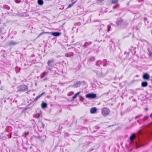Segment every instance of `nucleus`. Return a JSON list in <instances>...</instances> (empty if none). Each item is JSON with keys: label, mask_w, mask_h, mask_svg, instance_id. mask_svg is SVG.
Returning a JSON list of instances; mask_svg holds the SVG:
<instances>
[{"label": "nucleus", "mask_w": 152, "mask_h": 152, "mask_svg": "<svg viewBox=\"0 0 152 152\" xmlns=\"http://www.w3.org/2000/svg\"><path fill=\"white\" fill-rule=\"evenodd\" d=\"M92 44V42L91 41L86 42L83 45V47L85 48H87L89 45Z\"/></svg>", "instance_id": "nucleus-9"}, {"label": "nucleus", "mask_w": 152, "mask_h": 152, "mask_svg": "<svg viewBox=\"0 0 152 152\" xmlns=\"http://www.w3.org/2000/svg\"><path fill=\"white\" fill-rule=\"evenodd\" d=\"M74 94V93L73 92L71 91L69 93V94H68V95L69 96H70V95H72Z\"/></svg>", "instance_id": "nucleus-35"}, {"label": "nucleus", "mask_w": 152, "mask_h": 152, "mask_svg": "<svg viewBox=\"0 0 152 152\" xmlns=\"http://www.w3.org/2000/svg\"><path fill=\"white\" fill-rule=\"evenodd\" d=\"M105 65H104V66H105Z\"/></svg>", "instance_id": "nucleus-47"}, {"label": "nucleus", "mask_w": 152, "mask_h": 152, "mask_svg": "<svg viewBox=\"0 0 152 152\" xmlns=\"http://www.w3.org/2000/svg\"><path fill=\"white\" fill-rule=\"evenodd\" d=\"M148 85V83L146 81H143L142 83L141 86L142 87H146Z\"/></svg>", "instance_id": "nucleus-17"}, {"label": "nucleus", "mask_w": 152, "mask_h": 152, "mask_svg": "<svg viewBox=\"0 0 152 152\" xmlns=\"http://www.w3.org/2000/svg\"><path fill=\"white\" fill-rule=\"evenodd\" d=\"M55 60L53 59H51L48 60L47 62L48 65L46 66L47 70L52 71V68L54 67Z\"/></svg>", "instance_id": "nucleus-3"}, {"label": "nucleus", "mask_w": 152, "mask_h": 152, "mask_svg": "<svg viewBox=\"0 0 152 152\" xmlns=\"http://www.w3.org/2000/svg\"><path fill=\"white\" fill-rule=\"evenodd\" d=\"M45 92H43L42 94L37 96L34 99V101H37L40 98L42 95L45 94Z\"/></svg>", "instance_id": "nucleus-20"}, {"label": "nucleus", "mask_w": 152, "mask_h": 152, "mask_svg": "<svg viewBox=\"0 0 152 152\" xmlns=\"http://www.w3.org/2000/svg\"><path fill=\"white\" fill-rule=\"evenodd\" d=\"M74 0H71V1L72 2Z\"/></svg>", "instance_id": "nucleus-45"}, {"label": "nucleus", "mask_w": 152, "mask_h": 152, "mask_svg": "<svg viewBox=\"0 0 152 152\" xmlns=\"http://www.w3.org/2000/svg\"><path fill=\"white\" fill-rule=\"evenodd\" d=\"M76 1H75L74 2H73L72 3L69 4L67 8H69L71 7L72 6V5L76 2Z\"/></svg>", "instance_id": "nucleus-26"}, {"label": "nucleus", "mask_w": 152, "mask_h": 152, "mask_svg": "<svg viewBox=\"0 0 152 152\" xmlns=\"http://www.w3.org/2000/svg\"><path fill=\"white\" fill-rule=\"evenodd\" d=\"M80 100L81 101H83L84 100V98L82 96H80Z\"/></svg>", "instance_id": "nucleus-32"}, {"label": "nucleus", "mask_w": 152, "mask_h": 152, "mask_svg": "<svg viewBox=\"0 0 152 152\" xmlns=\"http://www.w3.org/2000/svg\"><path fill=\"white\" fill-rule=\"evenodd\" d=\"M108 94V93H106V94L107 95V94Z\"/></svg>", "instance_id": "nucleus-46"}, {"label": "nucleus", "mask_w": 152, "mask_h": 152, "mask_svg": "<svg viewBox=\"0 0 152 152\" xmlns=\"http://www.w3.org/2000/svg\"><path fill=\"white\" fill-rule=\"evenodd\" d=\"M43 3V0H38L37 1V3L39 5H42Z\"/></svg>", "instance_id": "nucleus-24"}, {"label": "nucleus", "mask_w": 152, "mask_h": 152, "mask_svg": "<svg viewBox=\"0 0 152 152\" xmlns=\"http://www.w3.org/2000/svg\"><path fill=\"white\" fill-rule=\"evenodd\" d=\"M48 33V32H42L40 34H39L38 36V37H39L40 36L42 35L43 34H47Z\"/></svg>", "instance_id": "nucleus-29"}, {"label": "nucleus", "mask_w": 152, "mask_h": 152, "mask_svg": "<svg viewBox=\"0 0 152 152\" xmlns=\"http://www.w3.org/2000/svg\"><path fill=\"white\" fill-rule=\"evenodd\" d=\"M102 64V61L101 60L97 61L96 63V66H99Z\"/></svg>", "instance_id": "nucleus-21"}, {"label": "nucleus", "mask_w": 152, "mask_h": 152, "mask_svg": "<svg viewBox=\"0 0 152 152\" xmlns=\"http://www.w3.org/2000/svg\"><path fill=\"white\" fill-rule=\"evenodd\" d=\"M51 35L55 36L57 37L58 36L61 34V33L60 32H52Z\"/></svg>", "instance_id": "nucleus-13"}, {"label": "nucleus", "mask_w": 152, "mask_h": 152, "mask_svg": "<svg viewBox=\"0 0 152 152\" xmlns=\"http://www.w3.org/2000/svg\"><path fill=\"white\" fill-rule=\"evenodd\" d=\"M44 126H45L44 124L42 123H41L39 124L38 126V127H39H39L40 128H42L43 129L44 127Z\"/></svg>", "instance_id": "nucleus-22"}, {"label": "nucleus", "mask_w": 152, "mask_h": 152, "mask_svg": "<svg viewBox=\"0 0 152 152\" xmlns=\"http://www.w3.org/2000/svg\"><path fill=\"white\" fill-rule=\"evenodd\" d=\"M147 20V18H145L144 19V20L145 21Z\"/></svg>", "instance_id": "nucleus-37"}, {"label": "nucleus", "mask_w": 152, "mask_h": 152, "mask_svg": "<svg viewBox=\"0 0 152 152\" xmlns=\"http://www.w3.org/2000/svg\"><path fill=\"white\" fill-rule=\"evenodd\" d=\"M137 122L138 123H139V120H137Z\"/></svg>", "instance_id": "nucleus-44"}, {"label": "nucleus", "mask_w": 152, "mask_h": 152, "mask_svg": "<svg viewBox=\"0 0 152 152\" xmlns=\"http://www.w3.org/2000/svg\"><path fill=\"white\" fill-rule=\"evenodd\" d=\"M12 133H10V138H11V134H12Z\"/></svg>", "instance_id": "nucleus-38"}, {"label": "nucleus", "mask_w": 152, "mask_h": 152, "mask_svg": "<svg viewBox=\"0 0 152 152\" xmlns=\"http://www.w3.org/2000/svg\"><path fill=\"white\" fill-rule=\"evenodd\" d=\"M110 113L109 109L106 107L103 108L102 110V113L104 116H106L108 115Z\"/></svg>", "instance_id": "nucleus-4"}, {"label": "nucleus", "mask_w": 152, "mask_h": 152, "mask_svg": "<svg viewBox=\"0 0 152 152\" xmlns=\"http://www.w3.org/2000/svg\"><path fill=\"white\" fill-rule=\"evenodd\" d=\"M149 118V116L147 115L145 116L142 119V121L143 122H145Z\"/></svg>", "instance_id": "nucleus-19"}, {"label": "nucleus", "mask_w": 152, "mask_h": 152, "mask_svg": "<svg viewBox=\"0 0 152 152\" xmlns=\"http://www.w3.org/2000/svg\"><path fill=\"white\" fill-rule=\"evenodd\" d=\"M149 55H150V56H152V55H151V53H150Z\"/></svg>", "instance_id": "nucleus-41"}, {"label": "nucleus", "mask_w": 152, "mask_h": 152, "mask_svg": "<svg viewBox=\"0 0 152 152\" xmlns=\"http://www.w3.org/2000/svg\"><path fill=\"white\" fill-rule=\"evenodd\" d=\"M81 83L80 81H77L74 83L73 85L71 86L72 87H74L75 88H77L79 87Z\"/></svg>", "instance_id": "nucleus-10"}, {"label": "nucleus", "mask_w": 152, "mask_h": 152, "mask_svg": "<svg viewBox=\"0 0 152 152\" xmlns=\"http://www.w3.org/2000/svg\"><path fill=\"white\" fill-rule=\"evenodd\" d=\"M96 96V95L94 93H89L86 95V97L90 99L95 98Z\"/></svg>", "instance_id": "nucleus-6"}, {"label": "nucleus", "mask_w": 152, "mask_h": 152, "mask_svg": "<svg viewBox=\"0 0 152 152\" xmlns=\"http://www.w3.org/2000/svg\"><path fill=\"white\" fill-rule=\"evenodd\" d=\"M150 117L151 118H152V113H151V115H150Z\"/></svg>", "instance_id": "nucleus-39"}, {"label": "nucleus", "mask_w": 152, "mask_h": 152, "mask_svg": "<svg viewBox=\"0 0 152 152\" xmlns=\"http://www.w3.org/2000/svg\"><path fill=\"white\" fill-rule=\"evenodd\" d=\"M116 24L118 26L124 28L127 25L128 23L126 21L120 18L117 21Z\"/></svg>", "instance_id": "nucleus-2"}, {"label": "nucleus", "mask_w": 152, "mask_h": 152, "mask_svg": "<svg viewBox=\"0 0 152 152\" xmlns=\"http://www.w3.org/2000/svg\"><path fill=\"white\" fill-rule=\"evenodd\" d=\"M145 110H148V108H145Z\"/></svg>", "instance_id": "nucleus-42"}, {"label": "nucleus", "mask_w": 152, "mask_h": 152, "mask_svg": "<svg viewBox=\"0 0 152 152\" xmlns=\"http://www.w3.org/2000/svg\"><path fill=\"white\" fill-rule=\"evenodd\" d=\"M47 106V104L46 103H45L44 102H42L41 104V107L42 108H43V109H44V108H46Z\"/></svg>", "instance_id": "nucleus-18"}, {"label": "nucleus", "mask_w": 152, "mask_h": 152, "mask_svg": "<svg viewBox=\"0 0 152 152\" xmlns=\"http://www.w3.org/2000/svg\"><path fill=\"white\" fill-rule=\"evenodd\" d=\"M151 127H152V122L149 124L148 125L145 126V127L146 129H148Z\"/></svg>", "instance_id": "nucleus-25"}, {"label": "nucleus", "mask_w": 152, "mask_h": 152, "mask_svg": "<svg viewBox=\"0 0 152 152\" xmlns=\"http://www.w3.org/2000/svg\"><path fill=\"white\" fill-rule=\"evenodd\" d=\"M152 133V132H149V134H151Z\"/></svg>", "instance_id": "nucleus-40"}, {"label": "nucleus", "mask_w": 152, "mask_h": 152, "mask_svg": "<svg viewBox=\"0 0 152 152\" xmlns=\"http://www.w3.org/2000/svg\"><path fill=\"white\" fill-rule=\"evenodd\" d=\"M141 115H142V114H140V115H137L135 117V119H137V118L140 117V116H141Z\"/></svg>", "instance_id": "nucleus-33"}, {"label": "nucleus", "mask_w": 152, "mask_h": 152, "mask_svg": "<svg viewBox=\"0 0 152 152\" xmlns=\"http://www.w3.org/2000/svg\"><path fill=\"white\" fill-rule=\"evenodd\" d=\"M29 132L28 131L27 132H25L23 133V134L22 135V136L24 137H26V136L29 134Z\"/></svg>", "instance_id": "nucleus-23"}, {"label": "nucleus", "mask_w": 152, "mask_h": 152, "mask_svg": "<svg viewBox=\"0 0 152 152\" xmlns=\"http://www.w3.org/2000/svg\"><path fill=\"white\" fill-rule=\"evenodd\" d=\"M18 44V42L15 41H11L8 43V45L9 46H11L13 45H15Z\"/></svg>", "instance_id": "nucleus-11"}, {"label": "nucleus", "mask_w": 152, "mask_h": 152, "mask_svg": "<svg viewBox=\"0 0 152 152\" xmlns=\"http://www.w3.org/2000/svg\"><path fill=\"white\" fill-rule=\"evenodd\" d=\"M96 108L95 107H92L90 109V113L92 114L96 112Z\"/></svg>", "instance_id": "nucleus-14"}, {"label": "nucleus", "mask_w": 152, "mask_h": 152, "mask_svg": "<svg viewBox=\"0 0 152 152\" xmlns=\"http://www.w3.org/2000/svg\"><path fill=\"white\" fill-rule=\"evenodd\" d=\"M15 69H16V71H17V72H19L20 71V67H16Z\"/></svg>", "instance_id": "nucleus-30"}, {"label": "nucleus", "mask_w": 152, "mask_h": 152, "mask_svg": "<svg viewBox=\"0 0 152 152\" xmlns=\"http://www.w3.org/2000/svg\"><path fill=\"white\" fill-rule=\"evenodd\" d=\"M74 53L72 52L70 53L68 55V56H70L73 55Z\"/></svg>", "instance_id": "nucleus-34"}, {"label": "nucleus", "mask_w": 152, "mask_h": 152, "mask_svg": "<svg viewBox=\"0 0 152 152\" xmlns=\"http://www.w3.org/2000/svg\"><path fill=\"white\" fill-rule=\"evenodd\" d=\"M41 115V112L40 111L39 113H37L34 115L33 116L34 118H38Z\"/></svg>", "instance_id": "nucleus-12"}, {"label": "nucleus", "mask_w": 152, "mask_h": 152, "mask_svg": "<svg viewBox=\"0 0 152 152\" xmlns=\"http://www.w3.org/2000/svg\"><path fill=\"white\" fill-rule=\"evenodd\" d=\"M144 134V132L140 130L138 132L137 135L134 134H131L129 137L130 144L131 145L134 144L137 148L144 145L145 144L143 142L145 140L144 139H141L140 136H139L143 135Z\"/></svg>", "instance_id": "nucleus-1"}, {"label": "nucleus", "mask_w": 152, "mask_h": 152, "mask_svg": "<svg viewBox=\"0 0 152 152\" xmlns=\"http://www.w3.org/2000/svg\"><path fill=\"white\" fill-rule=\"evenodd\" d=\"M15 1L16 3H19L20 1V0H15Z\"/></svg>", "instance_id": "nucleus-36"}, {"label": "nucleus", "mask_w": 152, "mask_h": 152, "mask_svg": "<svg viewBox=\"0 0 152 152\" xmlns=\"http://www.w3.org/2000/svg\"><path fill=\"white\" fill-rule=\"evenodd\" d=\"M18 91L24 92L28 90V87L25 85L23 84L19 86L18 87Z\"/></svg>", "instance_id": "nucleus-5"}, {"label": "nucleus", "mask_w": 152, "mask_h": 152, "mask_svg": "<svg viewBox=\"0 0 152 152\" xmlns=\"http://www.w3.org/2000/svg\"><path fill=\"white\" fill-rule=\"evenodd\" d=\"M142 78L144 80H148L150 79V76L148 74L145 73L143 74Z\"/></svg>", "instance_id": "nucleus-7"}, {"label": "nucleus", "mask_w": 152, "mask_h": 152, "mask_svg": "<svg viewBox=\"0 0 152 152\" xmlns=\"http://www.w3.org/2000/svg\"><path fill=\"white\" fill-rule=\"evenodd\" d=\"M47 78H45V79H44V81H45V80H47Z\"/></svg>", "instance_id": "nucleus-43"}, {"label": "nucleus", "mask_w": 152, "mask_h": 152, "mask_svg": "<svg viewBox=\"0 0 152 152\" xmlns=\"http://www.w3.org/2000/svg\"><path fill=\"white\" fill-rule=\"evenodd\" d=\"M95 58L94 57L91 56L88 58V60L89 61H93L95 60Z\"/></svg>", "instance_id": "nucleus-15"}, {"label": "nucleus", "mask_w": 152, "mask_h": 152, "mask_svg": "<svg viewBox=\"0 0 152 152\" xmlns=\"http://www.w3.org/2000/svg\"><path fill=\"white\" fill-rule=\"evenodd\" d=\"M111 28V26L110 25H108L107 26V31L108 32H109Z\"/></svg>", "instance_id": "nucleus-31"}, {"label": "nucleus", "mask_w": 152, "mask_h": 152, "mask_svg": "<svg viewBox=\"0 0 152 152\" xmlns=\"http://www.w3.org/2000/svg\"><path fill=\"white\" fill-rule=\"evenodd\" d=\"M119 4H117L116 5L113 6V9H115L117 8L118 7H119Z\"/></svg>", "instance_id": "nucleus-28"}, {"label": "nucleus", "mask_w": 152, "mask_h": 152, "mask_svg": "<svg viewBox=\"0 0 152 152\" xmlns=\"http://www.w3.org/2000/svg\"><path fill=\"white\" fill-rule=\"evenodd\" d=\"M118 1V0H112V4L117 3Z\"/></svg>", "instance_id": "nucleus-27"}, {"label": "nucleus", "mask_w": 152, "mask_h": 152, "mask_svg": "<svg viewBox=\"0 0 152 152\" xmlns=\"http://www.w3.org/2000/svg\"><path fill=\"white\" fill-rule=\"evenodd\" d=\"M80 92H79L75 94L72 98L71 100L72 101L74 100L77 97V96L78 95L80 94Z\"/></svg>", "instance_id": "nucleus-16"}, {"label": "nucleus", "mask_w": 152, "mask_h": 152, "mask_svg": "<svg viewBox=\"0 0 152 152\" xmlns=\"http://www.w3.org/2000/svg\"><path fill=\"white\" fill-rule=\"evenodd\" d=\"M48 70L45 71L43 72L40 75V77L41 78H44L45 76L48 75Z\"/></svg>", "instance_id": "nucleus-8"}]
</instances>
